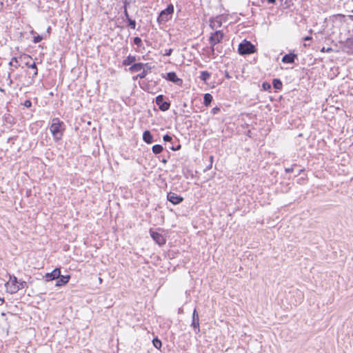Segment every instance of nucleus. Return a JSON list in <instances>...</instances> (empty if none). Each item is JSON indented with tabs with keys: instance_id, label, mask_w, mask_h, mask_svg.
Segmentation results:
<instances>
[{
	"instance_id": "1",
	"label": "nucleus",
	"mask_w": 353,
	"mask_h": 353,
	"mask_svg": "<svg viewBox=\"0 0 353 353\" xmlns=\"http://www.w3.org/2000/svg\"><path fill=\"white\" fill-rule=\"evenodd\" d=\"M65 130V128L64 123L58 117H55L52 119V123L50 126V131L56 141H58L62 139Z\"/></svg>"
},
{
	"instance_id": "2",
	"label": "nucleus",
	"mask_w": 353,
	"mask_h": 353,
	"mask_svg": "<svg viewBox=\"0 0 353 353\" xmlns=\"http://www.w3.org/2000/svg\"><path fill=\"white\" fill-rule=\"evenodd\" d=\"M174 8L172 3L167 6L166 8L161 10L159 14L157 21L159 24H164L170 20L174 14Z\"/></svg>"
},
{
	"instance_id": "3",
	"label": "nucleus",
	"mask_w": 353,
	"mask_h": 353,
	"mask_svg": "<svg viewBox=\"0 0 353 353\" xmlns=\"http://www.w3.org/2000/svg\"><path fill=\"white\" fill-rule=\"evenodd\" d=\"M256 51V48L255 46L251 41L246 39L240 43L238 47V53L243 56L253 54Z\"/></svg>"
},
{
	"instance_id": "4",
	"label": "nucleus",
	"mask_w": 353,
	"mask_h": 353,
	"mask_svg": "<svg viewBox=\"0 0 353 353\" xmlns=\"http://www.w3.org/2000/svg\"><path fill=\"white\" fill-rule=\"evenodd\" d=\"M224 37V34L221 30H215L214 32L211 33L210 37H209V43L211 45V52L212 55L214 56V46L221 43Z\"/></svg>"
},
{
	"instance_id": "5",
	"label": "nucleus",
	"mask_w": 353,
	"mask_h": 353,
	"mask_svg": "<svg viewBox=\"0 0 353 353\" xmlns=\"http://www.w3.org/2000/svg\"><path fill=\"white\" fill-rule=\"evenodd\" d=\"M165 97L163 94H159L155 98V103L158 105L161 111L165 112L170 109V102L164 100Z\"/></svg>"
},
{
	"instance_id": "6",
	"label": "nucleus",
	"mask_w": 353,
	"mask_h": 353,
	"mask_svg": "<svg viewBox=\"0 0 353 353\" xmlns=\"http://www.w3.org/2000/svg\"><path fill=\"white\" fill-rule=\"evenodd\" d=\"M161 77L178 85H181L183 83V80L177 77L175 72H169L166 74H162Z\"/></svg>"
},
{
	"instance_id": "7",
	"label": "nucleus",
	"mask_w": 353,
	"mask_h": 353,
	"mask_svg": "<svg viewBox=\"0 0 353 353\" xmlns=\"http://www.w3.org/2000/svg\"><path fill=\"white\" fill-rule=\"evenodd\" d=\"M149 232L152 239L159 246H162L165 244L166 240L161 233L154 231L152 229L150 230Z\"/></svg>"
},
{
	"instance_id": "8",
	"label": "nucleus",
	"mask_w": 353,
	"mask_h": 353,
	"mask_svg": "<svg viewBox=\"0 0 353 353\" xmlns=\"http://www.w3.org/2000/svg\"><path fill=\"white\" fill-rule=\"evenodd\" d=\"M167 200L173 205H179L183 201L184 199L174 192H170L167 194Z\"/></svg>"
},
{
	"instance_id": "9",
	"label": "nucleus",
	"mask_w": 353,
	"mask_h": 353,
	"mask_svg": "<svg viewBox=\"0 0 353 353\" xmlns=\"http://www.w3.org/2000/svg\"><path fill=\"white\" fill-rule=\"evenodd\" d=\"M191 327H192L195 333L197 334L200 332L199 317L196 308L192 312Z\"/></svg>"
},
{
	"instance_id": "10",
	"label": "nucleus",
	"mask_w": 353,
	"mask_h": 353,
	"mask_svg": "<svg viewBox=\"0 0 353 353\" xmlns=\"http://www.w3.org/2000/svg\"><path fill=\"white\" fill-rule=\"evenodd\" d=\"M144 67H146L148 70L152 68L148 63H134L130 67L129 70L131 73H134L141 71Z\"/></svg>"
},
{
	"instance_id": "11",
	"label": "nucleus",
	"mask_w": 353,
	"mask_h": 353,
	"mask_svg": "<svg viewBox=\"0 0 353 353\" xmlns=\"http://www.w3.org/2000/svg\"><path fill=\"white\" fill-rule=\"evenodd\" d=\"M27 287V283L25 281H18L16 286H10L8 292L10 294H15L19 290H22Z\"/></svg>"
},
{
	"instance_id": "12",
	"label": "nucleus",
	"mask_w": 353,
	"mask_h": 353,
	"mask_svg": "<svg viewBox=\"0 0 353 353\" xmlns=\"http://www.w3.org/2000/svg\"><path fill=\"white\" fill-rule=\"evenodd\" d=\"M298 58V55L295 53L285 54L281 59V61L284 63H294L295 60Z\"/></svg>"
},
{
	"instance_id": "13",
	"label": "nucleus",
	"mask_w": 353,
	"mask_h": 353,
	"mask_svg": "<svg viewBox=\"0 0 353 353\" xmlns=\"http://www.w3.org/2000/svg\"><path fill=\"white\" fill-rule=\"evenodd\" d=\"M61 270L60 268H55L51 272L46 274V280L47 281H50L54 279H57L59 276H60Z\"/></svg>"
},
{
	"instance_id": "14",
	"label": "nucleus",
	"mask_w": 353,
	"mask_h": 353,
	"mask_svg": "<svg viewBox=\"0 0 353 353\" xmlns=\"http://www.w3.org/2000/svg\"><path fill=\"white\" fill-rule=\"evenodd\" d=\"M222 26V21L220 16L210 19V27L212 30H216Z\"/></svg>"
},
{
	"instance_id": "15",
	"label": "nucleus",
	"mask_w": 353,
	"mask_h": 353,
	"mask_svg": "<svg viewBox=\"0 0 353 353\" xmlns=\"http://www.w3.org/2000/svg\"><path fill=\"white\" fill-rule=\"evenodd\" d=\"M153 79L150 81H143L142 83H140V87L142 90L148 92H152L153 87H152Z\"/></svg>"
},
{
	"instance_id": "16",
	"label": "nucleus",
	"mask_w": 353,
	"mask_h": 353,
	"mask_svg": "<svg viewBox=\"0 0 353 353\" xmlns=\"http://www.w3.org/2000/svg\"><path fill=\"white\" fill-rule=\"evenodd\" d=\"M70 275H61L60 274V276L57 278V281L56 282L55 285L56 286H63L67 284L70 281Z\"/></svg>"
},
{
	"instance_id": "17",
	"label": "nucleus",
	"mask_w": 353,
	"mask_h": 353,
	"mask_svg": "<svg viewBox=\"0 0 353 353\" xmlns=\"http://www.w3.org/2000/svg\"><path fill=\"white\" fill-rule=\"evenodd\" d=\"M136 56L129 54L125 59L123 60L122 64L124 66L132 65L136 61Z\"/></svg>"
},
{
	"instance_id": "18",
	"label": "nucleus",
	"mask_w": 353,
	"mask_h": 353,
	"mask_svg": "<svg viewBox=\"0 0 353 353\" xmlns=\"http://www.w3.org/2000/svg\"><path fill=\"white\" fill-rule=\"evenodd\" d=\"M143 140L148 144L153 142V136L149 130H145L143 133Z\"/></svg>"
},
{
	"instance_id": "19",
	"label": "nucleus",
	"mask_w": 353,
	"mask_h": 353,
	"mask_svg": "<svg viewBox=\"0 0 353 353\" xmlns=\"http://www.w3.org/2000/svg\"><path fill=\"white\" fill-rule=\"evenodd\" d=\"M18 283V279L14 275L9 274V282L6 283V286L9 290L10 286H16Z\"/></svg>"
},
{
	"instance_id": "20",
	"label": "nucleus",
	"mask_w": 353,
	"mask_h": 353,
	"mask_svg": "<svg viewBox=\"0 0 353 353\" xmlns=\"http://www.w3.org/2000/svg\"><path fill=\"white\" fill-rule=\"evenodd\" d=\"M212 100H213V97H212V94L210 93H206L203 96V103L205 107H208L210 105Z\"/></svg>"
},
{
	"instance_id": "21",
	"label": "nucleus",
	"mask_w": 353,
	"mask_h": 353,
	"mask_svg": "<svg viewBox=\"0 0 353 353\" xmlns=\"http://www.w3.org/2000/svg\"><path fill=\"white\" fill-rule=\"evenodd\" d=\"M272 85L276 90H281L283 87V83L279 79H274L272 81Z\"/></svg>"
},
{
	"instance_id": "22",
	"label": "nucleus",
	"mask_w": 353,
	"mask_h": 353,
	"mask_svg": "<svg viewBox=\"0 0 353 353\" xmlns=\"http://www.w3.org/2000/svg\"><path fill=\"white\" fill-rule=\"evenodd\" d=\"M141 70H142L141 72L138 74L137 75V77H135L136 79H145L150 70H148L146 67H144Z\"/></svg>"
},
{
	"instance_id": "23",
	"label": "nucleus",
	"mask_w": 353,
	"mask_h": 353,
	"mask_svg": "<svg viewBox=\"0 0 353 353\" xmlns=\"http://www.w3.org/2000/svg\"><path fill=\"white\" fill-rule=\"evenodd\" d=\"M211 77V74L208 71H201L200 79L204 82H207Z\"/></svg>"
},
{
	"instance_id": "24",
	"label": "nucleus",
	"mask_w": 353,
	"mask_h": 353,
	"mask_svg": "<svg viewBox=\"0 0 353 353\" xmlns=\"http://www.w3.org/2000/svg\"><path fill=\"white\" fill-rule=\"evenodd\" d=\"M26 65L29 68L34 70V73H33L32 77H36L38 74V69H37V65H36V63L34 62L32 63H30L29 62H26Z\"/></svg>"
},
{
	"instance_id": "25",
	"label": "nucleus",
	"mask_w": 353,
	"mask_h": 353,
	"mask_svg": "<svg viewBox=\"0 0 353 353\" xmlns=\"http://www.w3.org/2000/svg\"><path fill=\"white\" fill-rule=\"evenodd\" d=\"M152 152H153L154 154H160V153L163 151V146H162L161 145H160V144H156V145H154L152 146Z\"/></svg>"
},
{
	"instance_id": "26",
	"label": "nucleus",
	"mask_w": 353,
	"mask_h": 353,
	"mask_svg": "<svg viewBox=\"0 0 353 353\" xmlns=\"http://www.w3.org/2000/svg\"><path fill=\"white\" fill-rule=\"evenodd\" d=\"M153 345L158 350H159L162 346V342L157 337L154 338L152 340Z\"/></svg>"
},
{
	"instance_id": "27",
	"label": "nucleus",
	"mask_w": 353,
	"mask_h": 353,
	"mask_svg": "<svg viewBox=\"0 0 353 353\" xmlns=\"http://www.w3.org/2000/svg\"><path fill=\"white\" fill-rule=\"evenodd\" d=\"M9 65L10 66H13L15 68H17L19 67L18 65V58L17 57H12L11 61L9 63Z\"/></svg>"
},
{
	"instance_id": "28",
	"label": "nucleus",
	"mask_w": 353,
	"mask_h": 353,
	"mask_svg": "<svg viewBox=\"0 0 353 353\" xmlns=\"http://www.w3.org/2000/svg\"><path fill=\"white\" fill-rule=\"evenodd\" d=\"M128 21V26L132 28V29H135L136 28V21L134 20V19H132L131 18L127 19Z\"/></svg>"
},
{
	"instance_id": "29",
	"label": "nucleus",
	"mask_w": 353,
	"mask_h": 353,
	"mask_svg": "<svg viewBox=\"0 0 353 353\" xmlns=\"http://www.w3.org/2000/svg\"><path fill=\"white\" fill-rule=\"evenodd\" d=\"M133 43H134V45H136L138 47H141L142 46V40L139 37H134Z\"/></svg>"
},
{
	"instance_id": "30",
	"label": "nucleus",
	"mask_w": 353,
	"mask_h": 353,
	"mask_svg": "<svg viewBox=\"0 0 353 353\" xmlns=\"http://www.w3.org/2000/svg\"><path fill=\"white\" fill-rule=\"evenodd\" d=\"M262 89L264 91H269L271 89V85L268 82L264 81L262 83Z\"/></svg>"
},
{
	"instance_id": "31",
	"label": "nucleus",
	"mask_w": 353,
	"mask_h": 353,
	"mask_svg": "<svg viewBox=\"0 0 353 353\" xmlns=\"http://www.w3.org/2000/svg\"><path fill=\"white\" fill-rule=\"evenodd\" d=\"M43 36L37 34V36H34L33 37L32 41H33L34 43H38L40 41H41L43 40Z\"/></svg>"
},
{
	"instance_id": "32",
	"label": "nucleus",
	"mask_w": 353,
	"mask_h": 353,
	"mask_svg": "<svg viewBox=\"0 0 353 353\" xmlns=\"http://www.w3.org/2000/svg\"><path fill=\"white\" fill-rule=\"evenodd\" d=\"M163 139L165 142H170L172 143V141H173V139L172 137L169 135L168 134H165L163 137Z\"/></svg>"
},
{
	"instance_id": "33",
	"label": "nucleus",
	"mask_w": 353,
	"mask_h": 353,
	"mask_svg": "<svg viewBox=\"0 0 353 353\" xmlns=\"http://www.w3.org/2000/svg\"><path fill=\"white\" fill-rule=\"evenodd\" d=\"M173 50L172 48L165 49L163 54V56L169 57L172 54Z\"/></svg>"
},
{
	"instance_id": "34",
	"label": "nucleus",
	"mask_w": 353,
	"mask_h": 353,
	"mask_svg": "<svg viewBox=\"0 0 353 353\" xmlns=\"http://www.w3.org/2000/svg\"><path fill=\"white\" fill-rule=\"evenodd\" d=\"M181 148V145L178 143L176 145H172L170 149L172 151H178Z\"/></svg>"
},
{
	"instance_id": "35",
	"label": "nucleus",
	"mask_w": 353,
	"mask_h": 353,
	"mask_svg": "<svg viewBox=\"0 0 353 353\" xmlns=\"http://www.w3.org/2000/svg\"><path fill=\"white\" fill-rule=\"evenodd\" d=\"M220 111H221L220 108H219V107L216 106V107L213 108L211 110V113H212V114H218Z\"/></svg>"
},
{
	"instance_id": "36",
	"label": "nucleus",
	"mask_w": 353,
	"mask_h": 353,
	"mask_svg": "<svg viewBox=\"0 0 353 353\" xmlns=\"http://www.w3.org/2000/svg\"><path fill=\"white\" fill-rule=\"evenodd\" d=\"M23 105L26 108H30L32 106V101L29 99H27L24 101Z\"/></svg>"
},
{
	"instance_id": "37",
	"label": "nucleus",
	"mask_w": 353,
	"mask_h": 353,
	"mask_svg": "<svg viewBox=\"0 0 353 353\" xmlns=\"http://www.w3.org/2000/svg\"><path fill=\"white\" fill-rule=\"evenodd\" d=\"M294 166H296V165H292V167H290V168H286L285 169V172H287V173H291V172H292L294 171Z\"/></svg>"
},
{
	"instance_id": "38",
	"label": "nucleus",
	"mask_w": 353,
	"mask_h": 353,
	"mask_svg": "<svg viewBox=\"0 0 353 353\" xmlns=\"http://www.w3.org/2000/svg\"><path fill=\"white\" fill-rule=\"evenodd\" d=\"M123 14H124V16H125L126 20L130 18V16H129V14H128L127 8H125V10L123 11Z\"/></svg>"
},
{
	"instance_id": "39",
	"label": "nucleus",
	"mask_w": 353,
	"mask_h": 353,
	"mask_svg": "<svg viewBox=\"0 0 353 353\" xmlns=\"http://www.w3.org/2000/svg\"><path fill=\"white\" fill-rule=\"evenodd\" d=\"M303 39L305 41H311L312 39V37L311 36H306L303 37Z\"/></svg>"
},
{
	"instance_id": "40",
	"label": "nucleus",
	"mask_w": 353,
	"mask_h": 353,
	"mask_svg": "<svg viewBox=\"0 0 353 353\" xmlns=\"http://www.w3.org/2000/svg\"><path fill=\"white\" fill-rule=\"evenodd\" d=\"M129 5V2H128L127 0H124V2H123V9L125 10V8L128 9V6Z\"/></svg>"
},
{
	"instance_id": "41",
	"label": "nucleus",
	"mask_w": 353,
	"mask_h": 353,
	"mask_svg": "<svg viewBox=\"0 0 353 353\" xmlns=\"http://www.w3.org/2000/svg\"><path fill=\"white\" fill-rule=\"evenodd\" d=\"M159 81H160V79L153 80V82H152L153 88L159 83Z\"/></svg>"
},
{
	"instance_id": "42",
	"label": "nucleus",
	"mask_w": 353,
	"mask_h": 353,
	"mask_svg": "<svg viewBox=\"0 0 353 353\" xmlns=\"http://www.w3.org/2000/svg\"><path fill=\"white\" fill-rule=\"evenodd\" d=\"M225 77L227 79H230L232 78L231 76L229 74V72L228 71H225Z\"/></svg>"
},
{
	"instance_id": "43",
	"label": "nucleus",
	"mask_w": 353,
	"mask_h": 353,
	"mask_svg": "<svg viewBox=\"0 0 353 353\" xmlns=\"http://www.w3.org/2000/svg\"><path fill=\"white\" fill-rule=\"evenodd\" d=\"M212 167V164H209L205 169L204 172H207L208 170H210Z\"/></svg>"
},
{
	"instance_id": "44",
	"label": "nucleus",
	"mask_w": 353,
	"mask_h": 353,
	"mask_svg": "<svg viewBox=\"0 0 353 353\" xmlns=\"http://www.w3.org/2000/svg\"><path fill=\"white\" fill-rule=\"evenodd\" d=\"M213 159H214V158H213V156H210V164H212V163H213Z\"/></svg>"
},
{
	"instance_id": "45",
	"label": "nucleus",
	"mask_w": 353,
	"mask_h": 353,
	"mask_svg": "<svg viewBox=\"0 0 353 353\" xmlns=\"http://www.w3.org/2000/svg\"><path fill=\"white\" fill-rule=\"evenodd\" d=\"M3 302H4V299L0 298V305H2Z\"/></svg>"
},
{
	"instance_id": "46",
	"label": "nucleus",
	"mask_w": 353,
	"mask_h": 353,
	"mask_svg": "<svg viewBox=\"0 0 353 353\" xmlns=\"http://www.w3.org/2000/svg\"><path fill=\"white\" fill-rule=\"evenodd\" d=\"M303 171V169H301L298 171L297 175H299Z\"/></svg>"
},
{
	"instance_id": "47",
	"label": "nucleus",
	"mask_w": 353,
	"mask_h": 353,
	"mask_svg": "<svg viewBox=\"0 0 353 353\" xmlns=\"http://www.w3.org/2000/svg\"><path fill=\"white\" fill-rule=\"evenodd\" d=\"M50 30H51V28H50V26H49V27L48 28V29H47V32H48V33H50Z\"/></svg>"
},
{
	"instance_id": "48",
	"label": "nucleus",
	"mask_w": 353,
	"mask_h": 353,
	"mask_svg": "<svg viewBox=\"0 0 353 353\" xmlns=\"http://www.w3.org/2000/svg\"><path fill=\"white\" fill-rule=\"evenodd\" d=\"M163 163H167V160L165 159H163L162 161H161Z\"/></svg>"
},
{
	"instance_id": "49",
	"label": "nucleus",
	"mask_w": 353,
	"mask_h": 353,
	"mask_svg": "<svg viewBox=\"0 0 353 353\" xmlns=\"http://www.w3.org/2000/svg\"><path fill=\"white\" fill-rule=\"evenodd\" d=\"M12 139H13L12 137H10V138H8V142H10V140H12Z\"/></svg>"
},
{
	"instance_id": "50",
	"label": "nucleus",
	"mask_w": 353,
	"mask_h": 353,
	"mask_svg": "<svg viewBox=\"0 0 353 353\" xmlns=\"http://www.w3.org/2000/svg\"><path fill=\"white\" fill-rule=\"evenodd\" d=\"M26 57H27V58H28V59H30V57L29 55H26Z\"/></svg>"
},
{
	"instance_id": "51",
	"label": "nucleus",
	"mask_w": 353,
	"mask_h": 353,
	"mask_svg": "<svg viewBox=\"0 0 353 353\" xmlns=\"http://www.w3.org/2000/svg\"><path fill=\"white\" fill-rule=\"evenodd\" d=\"M31 33H32V34H34V30H32V31H31Z\"/></svg>"
}]
</instances>
